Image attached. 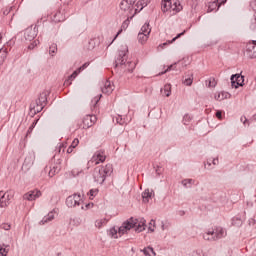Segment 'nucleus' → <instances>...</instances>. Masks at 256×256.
Listing matches in <instances>:
<instances>
[{
  "mask_svg": "<svg viewBox=\"0 0 256 256\" xmlns=\"http://www.w3.org/2000/svg\"><path fill=\"white\" fill-rule=\"evenodd\" d=\"M117 233H119V230L115 228H111L109 231V235L112 236L114 239H118L119 236H117Z\"/></svg>",
  "mask_w": 256,
  "mask_h": 256,
  "instance_id": "79ce46f5",
  "label": "nucleus"
},
{
  "mask_svg": "<svg viewBox=\"0 0 256 256\" xmlns=\"http://www.w3.org/2000/svg\"><path fill=\"white\" fill-rule=\"evenodd\" d=\"M101 97H102V95L100 94L99 96L94 97V99L92 100V105H93L94 109L97 107V103H99V101H101Z\"/></svg>",
  "mask_w": 256,
  "mask_h": 256,
  "instance_id": "37998d69",
  "label": "nucleus"
},
{
  "mask_svg": "<svg viewBox=\"0 0 256 256\" xmlns=\"http://www.w3.org/2000/svg\"><path fill=\"white\" fill-rule=\"evenodd\" d=\"M216 117L221 121V119H223V111L221 110L216 111Z\"/></svg>",
  "mask_w": 256,
  "mask_h": 256,
  "instance_id": "8fccbe9b",
  "label": "nucleus"
},
{
  "mask_svg": "<svg viewBox=\"0 0 256 256\" xmlns=\"http://www.w3.org/2000/svg\"><path fill=\"white\" fill-rule=\"evenodd\" d=\"M147 39H149V35L139 32L138 34V41L139 43H141V45H143L144 43H147Z\"/></svg>",
  "mask_w": 256,
  "mask_h": 256,
  "instance_id": "bb28decb",
  "label": "nucleus"
},
{
  "mask_svg": "<svg viewBox=\"0 0 256 256\" xmlns=\"http://www.w3.org/2000/svg\"><path fill=\"white\" fill-rule=\"evenodd\" d=\"M61 171V160H58V163L50 166V170L48 172L49 177H55L56 173Z\"/></svg>",
  "mask_w": 256,
  "mask_h": 256,
  "instance_id": "6ab92c4d",
  "label": "nucleus"
},
{
  "mask_svg": "<svg viewBox=\"0 0 256 256\" xmlns=\"http://www.w3.org/2000/svg\"><path fill=\"white\" fill-rule=\"evenodd\" d=\"M141 9V4H139V2H137L136 4H134V12L137 13L139 12Z\"/></svg>",
  "mask_w": 256,
  "mask_h": 256,
  "instance_id": "603ef678",
  "label": "nucleus"
},
{
  "mask_svg": "<svg viewBox=\"0 0 256 256\" xmlns=\"http://www.w3.org/2000/svg\"><path fill=\"white\" fill-rule=\"evenodd\" d=\"M49 54L52 57H55V55H57V45L55 43H53L50 47H49Z\"/></svg>",
  "mask_w": 256,
  "mask_h": 256,
  "instance_id": "f704fd0d",
  "label": "nucleus"
},
{
  "mask_svg": "<svg viewBox=\"0 0 256 256\" xmlns=\"http://www.w3.org/2000/svg\"><path fill=\"white\" fill-rule=\"evenodd\" d=\"M13 197H15V192L13 190H8L6 192L0 191V208L5 209L9 207Z\"/></svg>",
  "mask_w": 256,
  "mask_h": 256,
  "instance_id": "39448f33",
  "label": "nucleus"
},
{
  "mask_svg": "<svg viewBox=\"0 0 256 256\" xmlns=\"http://www.w3.org/2000/svg\"><path fill=\"white\" fill-rule=\"evenodd\" d=\"M11 246L9 244H2L0 245V256H7L9 253V249Z\"/></svg>",
  "mask_w": 256,
  "mask_h": 256,
  "instance_id": "5701e85b",
  "label": "nucleus"
},
{
  "mask_svg": "<svg viewBox=\"0 0 256 256\" xmlns=\"http://www.w3.org/2000/svg\"><path fill=\"white\" fill-rule=\"evenodd\" d=\"M183 10V6L181 5V2L179 0L174 1L172 4V11H176V13H179V11Z\"/></svg>",
  "mask_w": 256,
  "mask_h": 256,
  "instance_id": "a878e982",
  "label": "nucleus"
},
{
  "mask_svg": "<svg viewBox=\"0 0 256 256\" xmlns=\"http://www.w3.org/2000/svg\"><path fill=\"white\" fill-rule=\"evenodd\" d=\"M55 215H57V210H52L48 213V215L44 216L42 220L39 222V225H47V223H51L53 219H55Z\"/></svg>",
  "mask_w": 256,
  "mask_h": 256,
  "instance_id": "dca6fc26",
  "label": "nucleus"
},
{
  "mask_svg": "<svg viewBox=\"0 0 256 256\" xmlns=\"http://www.w3.org/2000/svg\"><path fill=\"white\" fill-rule=\"evenodd\" d=\"M66 147H67V143L59 144V146H58V153H61V151H62V153H65V148Z\"/></svg>",
  "mask_w": 256,
  "mask_h": 256,
  "instance_id": "49530a36",
  "label": "nucleus"
},
{
  "mask_svg": "<svg viewBox=\"0 0 256 256\" xmlns=\"http://www.w3.org/2000/svg\"><path fill=\"white\" fill-rule=\"evenodd\" d=\"M216 3L218 4V7H221V5H225L227 3V0H216Z\"/></svg>",
  "mask_w": 256,
  "mask_h": 256,
  "instance_id": "5fc2aeb1",
  "label": "nucleus"
},
{
  "mask_svg": "<svg viewBox=\"0 0 256 256\" xmlns=\"http://www.w3.org/2000/svg\"><path fill=\"white\" fill-rule=\"evenodd\" d=\"M182 185L183 187H186V189L188 187H191V185H195V180L194 179H184L182 180Z\"/></svg>",
  "mask_w": 256,
  "mask_h": 256,
  "instance_id": "7c9ffc66",
  "label": "nucleus"
},
{
  "mask_svg": "<svg viewBox=\"0 0 256 256\" xmlns=\"http://www.w3.org/2000/svg\"><path fill=\"white\" fill-rule=\"evenodd\" d=\"M111 173H113L112 164H107L105 166H98L94 169L93 179L95 183H99V185H103V183H105V179L111 176Z\"/></svg>",
  "mask_w": 256,
  "mask_h": 256,
  "instance_id": "f03ea898",
  "label": "nucleus"
},
{
  "mask_svg": "<svg viewBox=\"0 0 256 256\" xmlns=\"http://www.w3.org/2000/svg\"><path fill=\"white\" fill-rule=\"evenodd\" d=\"M193 117H191V115L189 114H185L182 120L183 125H189V123H191Z\"/></svg>",
  "mask_w": 256,
  "mask_h": 256,
  "instance_id": "e433bc0d",
  "label": "nucleus"
},
{
  "mask_svg": "<svg viewBox=\"0 0 256 256\" xmlns=\"http://www.w3.org/2000/svg\"><path fill=\"white\" fill-rule=\"evenodd\" d=\"M142 253H144L145 256H151V253H153V247L148 246L141 250Z\"/></svg>",
  "mask_w": 256,
  "mask_h": 256,
  "instance_id": "58836bf2",
  "label": "nucleus"
},
{
  "mask_svg": "<svg viewBox=\"0 0 256 256\" xmlns=\"http://www.w3.org/2000/svg\"><path fill=\"white\" fill-rule=\"evenodd\" d=\"M99 193L98 189H91L88 193L90 195V199H93V197H97V194Z\"/></svg>",
  "mask_w": 256,
  "mask_h": 256,
  "instance_id": "c03bdc74",
  "label": "nucleus"
},
{
  "mask_svg": "<svg viewBox=\"0 0 256 256\" xmlns=\"http://www.w3.org/2000/svg\"><path fill=\"white\" fill-rule=\"evenodd\" d=\"M140 33H144V35H150V34H151V26L149 25L148 22H146V23L142 26Z\"/></svg>",
  "mask_w": 256,
  "mask_h": 256,
  "instance_id": "cd10ccee",
  "label": "nucleus"
},
{
  "mask_svg": "<svg viewBox=\"0 0 256 256\" xmlns=\"http://www.w3.org/2000/svg\"><path fill=\"white\" fill-rule=\"evenodd\" d=\"M94 123H97V116L86 115L80 123H77L76 129H89V127H93Z\"/></svg>",
  "mask_w": 256,
  "mask_h": 256,
  "instance_id": "0eeeda50",
  "label": "nucleus"
},
{
  "mask_svg": "<svg viewBox=\"0 0 256 256\" xmlns=\"http://www.w3.org/2000/svg\"><path fill=\"white\" fill-rule=\"evenodd\" d=\"M74 149H75V148L69 146L68 149H67V151H66V153H67L68 155H70V153H73Z\"/></svg>",
  "mask_w": 256,
  "mask_h": 256,
  "instance_id": "13d9d810",
  "label": "nucleus"
},
{
  "mask_svg": "<svg viewBox=\"0 0 256 256\" xmlns=\"http://www.w3.org/2000/svg\"><path fill=\"white\" fill-rule=\"evenodd\" d=\"M5 59H7V49L0 50V65L4 63Z\"/></svg>",
  "mask_w": 256,
  "mask_h": 256,
  "instance_id": "2f4dec72",
  "label": "nucleus"
},
{
  "mask_svg": "<svg viewBox=\"0 0 256 256\" xmlns=\"http://www.w3.org/2000/svg\"><path fill=\"white\" fill-rule=\"evenodd\" d=\"M127 27H129V18H127L121 25V28L118 30L117 34L115 35L113 41L123 33V31H127Z\"/></svg>",
  "mask_w": 256,
  "mask_h": 256,
  "instance_id": "4be33fe9",
  "label": "nucleus"
},
{
  "mask_svg": "<svg viewBox=\"0 0 256 256\" xmlns=\"http://www.w3.org/2000/svg\"><path fill=\"white\" fill-rule=\"evenodd\" d=\"M38 122H39V119H36L32 122V124L27 130V135H30V133H33V129H35V126L37 125Z\"/></svg>",
  "mask_w": 256,
  "mask_h": 256,
  "instance_id": "ea45409f",
  "label": "nucleus"
},
{
  "mask_svg": "<svg viewBox=\"0 0 256 256\" xmlns=\"http://www.w3.org/2000/svg\"><path fill=\"white\" fill-rule=\"evenodd\" d=\"M106 159H107V155L105 154V150L100 149L93 154L91 158V162L95 163V165H99V163H105Z\"/></svg>",
  "mask_w": 256,
  "mask_h": 256,
  "instance_id": "9d476101",
  "label": "nucleus"
},
{
  "mask_svg": "<svg viewBox=\"0 0 256 256\" xmlns=\"http://www.w3.org/2000/svg\"><path fill=\"white\" fill-rule=\"evenodd\" d=\"M163 92L166 97H171V84L164 85Z\"/></svg>",
  "mask_w": 256,
  "mask_h": 256,
  "instance_id": "473e14b6",
  "label": "nucleus"
},
{
  "mask_svg": "<svg viewBox=\"0 0 256 256\" xmlns=\"http://www.w3.org/2000/svg\"><path fill=\"white\" fill-rule=\"evenodd\" d=\"M185 30L182 33H179L176 35V37H174L172 40H168L166 43H163V47L167 46V45H171V43H175L176 39H180V37H183V35H185Z\"/></svg>",
  "mask_w": 256,
  "mask_h": 256,
  "instance_id": "c85d7f7f",
  "label": "nucleus"
},
{
  "mask_svg": "<svg viewBox=\"0 0 256 256\" xmlns=\"http://www.w3.org/2000/svg\"><path fill=\"white\" fill-rule=\"evenodd\" d=\"M66 205L67 207H79L81 205V195L80 194H73L66 198Z\"/></svg>",
  "mask_w": 256,
  "mask_h": 256,
  "instance_id": "9b49d317",
  "label": "nucleus"
},
{
  "mask_svg": "<svg viewBox=\"0 0 256 256\" xmlns=\"http://www.w3.org/2000/svg\"><path fill=\"white\" fill-rule=\"evenodd\" d=\"M65 9H67V6L61 7L54 12L50 14V20L53 23H62V21H65L67 19V13H65Z\"/></svg>",
  "mask_w": 256,
  "mask_h": 256,
  "instance_id": "423d86ee",
  "label": "nucleus"
},
{
  "mask_svg": "<svg viewBox=\"0 0 256 256\" xmlns=\"http://www.w3.org/2000/svg\"><path fill=\"white\" fill-rule=\"evenodd\" d=\"M114 89L115 86L113 85V82L106 80L104 83V87L102 88V93H104L105 95H111Z\"/></svg>",
  "mask_w": 256,
  "mask_h": 256,
  "instance_id": "f3484780",
  "label": "nucleus"
},
{
  "mask_svg": "<svg viewBox=\"0 0 256 256\" xmlns=\"http://www.w3.org/2000/svg\"><path fill=\"white\" fill-rule=\"evenodd\" d=\"M120 9L125 13L126 17H129V15H133V12L135 11V3L131 2V0H122Z\"/></svg>",
  "mask_w": 256,
  "mask_h": 256,
  "instance_id": "6e6552de",
  "label": "nucleus"
},
{
  "mask_svg": "<svg viewBox=\"0 0 256 256\" xmlns=\"http://www.w3.org/2000/svg\"><path fill=\"white\" fill-rule=\"evenodd\" d=\"M156 173H157V175H161L163 173L162 168L158 166L156 169Z\"/></svg>",
  "mask_w": 256,
  "mask_h": 256,
  "instance_id": "052dcab7",
  "label": "nucleus"
},
{
  "mask_svg": "<svg viewBox=\"0 0 256 256\" xmlns=\"http://www.w3.org/2000/svg\"><path fill=\"white\" fill-rule=\"evenodd\" d=\"M183 83H184V85H186L187 87H191V86L193 85V74H191L190 77L185 78V79L183 80Z\"/></svg>",
  "mask_w": 256,
  "mask_h": 256,
  "instance_id": "4c0bfd02",
  "label": "nucleus"
},
{
  "mask_svg": "<svg viewBox=\"0 0 256 256\" xmlns=\"http://www.w3.org/2000/svg\"><path fill=\"white\" fill-rule=\"evenodd\" d=\"M145 219L139 220L131 217L127 221L123 222V224L118 228V234L125 235L127 231H131V229H135L136 233H141L142 231H145Z\"/></svg>",
  "mask_w": 256,
  "mask_h": 256,
  "instance_id": "f257e3e1",
  "label": "nucleus"
},
{
  "mask_svg": "<svg viewBox=\"0 0 256 256\" xmlns=\"http://www.w3.org/2000/svg\"><path fill=\"white\" fill-rule=\"evenodd\" d=\"M246 53L250 59H256V41L249 42L246 45Z\"/></svg>",
  "mask_w": 256,
  "mask_h": 256,
  "instance_id": "4468645a",
  "label": "nucleus"
},
{
  "mask_svg": "<svg viewBox=\"0 0 256 256\" xmlns=\"http://www.w3.org/2000/svg\"><path fill=\"white\" fill-rule=\"evenodd\" d=\"M91 207H93V203H88L85 205V207L82 206V209H91Z\"/></svg>",
  "mask_w": 256,
  "mask_h": 256,
  "instance_id": "680f3d73",
  "label": "nucleus"
},
{
  "mask_svg": "<svg viewBox=\"0 0 256 256\" xmlns=\"http://www.w3.org/2000/svg\"><path fill=\"white\" fill-rule=\"evenodd\" d=\"M39 44V40H34L29 46L28 49L33 50L37 47V45Z\"/></svg>",
  "mask_w": 256,
  "mask_h": 256,
  "instance_id": "de8ad7c7",
  "label": "nucleus"
},
{
  "mask_svg": "<svg viewBox=\"0 0 256 256\" xmlns=\"http://www.w3.org/2000/svg\"><path fill=\"white\" fill-rule=\"evenodd\" d=\"M79 173H81V171L79 172V171H77V170H72V175H73V177L79 176Z\"/></svg>",
  "mask_w": 256,
  "mask_h": 256,
  "instance_id": "bf43d9fd",
  "label": "nucleus"
},
{
  "mask_svg": "<svg viewBox=\"0 0 256 256\" xmlns=\"http://www.w3.org/2000/svg\"><path fill=\"white\" fill-rule=\"evenodd\" d=\"M149 3H151V0H140V1H138V5H140L139 11H143V8L147 7V5H149Z\"/></svg>",
  "mask_w": 256,
  "mask_h": 256,
  "instance_id": "c9c22d12",
  "label": "nucleus"
},
{
  "mask_svg": "<svg viewBox=\"0 0 256 256\" xmlns=\"http://www.w3.org/2000/svg\"><path fill=\"white\" fill-rule=\"evenodd\" d=\"M3 41V35L0 34V43Z\"/></svg>",
  "mask_w": 256,
  "mask_h": 256,
  "instance_id": "0e129e2a",
  "label": "nucleus"
},
{
  "mask_svg": "<svg viewBox=\"0 0 256 256\" xmlns=\"http://www.w3.org/2000/svg\"><path fill=\"white\" fill-rule=\"evenodd\" d=\"M149 231H155V222H154V220H151L150 221V226H149Z\"/></svg>",
  "mask_w": 256,
  "mask_h": 256,
  "instance_id": "3c124183",
  "label": "nucleus"
},
{
  "mask_svg": "<svg viewBox=\"0 0 256 256\" xmlns=\"http://www.w3.org/2000/svg\"><path fill=\"white\" fill-rule=\"evenodd\" d=\"M42 193L40 190H31L23 195L24 201H35L41 197Z\"/></svg>",
  "mask_w": 256,
  "mask_h": 256,
  "instance_id": "f8f14e48",
  "label": "nucleus"
},
{
  "mask_svg": "<svg viewBox=\"0 0 256 256\" xmlns=\"http://www.w3.org/2000/svg\"><path fill=\"white\" fill-rule=\"evenodd\" d=\"M151 253H152V255H154V256L157 255V253H155V250H153V252H151Z\"/></svg>",
  "mask_w": 256,
  "mask_h": 256,
  "instance_id": "338daca9",
  "label": "nucleus"
},
{
  "mask_svg": "<svg viewBox=\"0 0 256 256\" xmlns=\"http://www.w3.org/2000/svg\"><path fill=\"white\" fill-rule=\"evenodd\" d=\"M213 165H219V158H214L212 160Z\"/></svg>",
  "mask_w": 256,
  "mask_h": 256,
  "instance_id": "e2e57ef3",
  "label": "nucleus"
},
{
  "mask_svg": "<svg viewBox=\"0 0 256 256\" xmlns=\"http://www.w3.org/2000/svg\"><path fill=\"white\" fill-rule=\"evenodd\" d=\"M129 50L127 49V46H122V49L118 51V55L115 60V67H122V69H125V67H128L127 70L129 73H133V69H135V63L134 62H127V53Z\"/></svg>",
  "mask_w": 256,
  "mask_h": 256,
  "instance_id": "7ed1b4c3",
  "label": "nucleus"
},
{
  "mask_svg": "<svg viewBox=\"0 0 256 256\" xmlns=\"http://www.w3.org/2000/svg\"><path fill=\"white\" fill-rule=\"evenodd\" d=\"M37 26L33 28V26L27 28L24 32V38L26 41H33L37 37Z\"/></svg>",
  "mask_w": 256,
  "mask_h": 256,
  "instance_id": "2eb2a0df",
  "label": "nucleus"
},
{
  "mask_svg": "<svg viewBox=\"0 0 256 256\" xmlns=\"http://www.w3.org/2000/svg\"><path fill=\"white\" fill-rule=\"evenodd\" d=\"M107 223H109V220L106 218L98 219L95 221V227H97V229H101V227H105Z\"/></svg>",
  "mask_w": 256,
  "mask_h": 256,
  "instance_id": "b1692460",
  "label": "nucleus"
},
{
  "mask_svg": "<svg viewBox=\"0 0 256 256\" xmlns=\"http://www.w3.org/2000/svg\"><path fill=\"white\" fill-rule=\"evenodd\" d=\"M219 4L214 1V2H210L208 5V13H211L213 11H219Z\"/></svg>",
  "mask_w": 256,
  "mask_h": 256,
  "instance_id": "393cba45",
  "label": "nucleus"
},
{
  "mask_svg": "<svg viewBox=\"0 0 256 256\" xmlns=\"http://www.w3.org/2000/svg\"><path fill=\"white\" fill-rule=\"evenodd\" d=\"M231 87L233 89H239V87H243L245 85V76L241 74H233L230 77Z\"/></svg>",
  "mask_w": 256,
  "mask_h": 256,
  "instance_id": "1a4fd4ad",
  "label": "nucleus"
},
{
  "mask_svg": "<svg viewBox=\"0 0 256 256\" xmlns=\"http://www.w3.org/2000/svg\"><path fill=\"white\" fill-rule=\"evenodd\" d=\"M47 95H49V92L43 91L40 93L38 99L36 100V103H40L41 105H47Z\"/></svg>",
  "mask_w": 256,
  "mask_h": 256,
  "instance_id": "aec40b11",
  "label": "nucleus"
},
{
  "mask_svg": "<svg viewBox=\"0 0 256 256\" xmlns=\"http://www.w3.org/2000/svg\"><path fill=\"white\" fill-rule=\"evenodd\" d=\"M227 237V230L223 227H216L214 230H210L203 234V239L205 241H219Z\"/></svg>",
  "mask_w": 256,
  "mask_h": 256,
  "instance_id": "20e7f679",
  "label": "nucleus"
},
{
  "mask_svg": "<svg viewBox=\"0 0 256 256\" xmlns=\"http://www.w3.org/2000/svg\"><path fill=\"white\" fill-rule=\"evenodd\" d=\"M116 123H118V125H126L127 120H125V118H123V116L118 115L116 117Z\"/></svg>",
  "mask_w": 256,
  "mask_h": 256,
  "instance_id": "a19ab883",
  "label": "nucleus"
},
{
  "mask_svg": "<svg viewBox=\"0 0 256 256\" xmlns=\"http://www.w3.org/2000/svg\"><path fill=\"white\" fill-rule=\"evenodd\" d=\"M173 69H175V64L170 65L164 72L161 73V75H164V73H167V71H173Z\"/></svg>",
  "mask_w": 256,
  "mask_h": 256,
  "instance_id": "864d4df0",
  "label": "nucleus"
},
{
  "mask_svg": "<svg viewBox=\"0 0 256 256\" xmlns=\"http://www.w3.org/2000/svg\"><path fill=\"white\" fill-rule=\"evenodd\" d=\"M255 223H256V221H255V219L254 218H250L249 220H248V225H255Z\"/></svg>",
  "mask_w": 256,
  "mask_h": 256,
  "instance_id": "4d7b16f0",
  "label": "nucleus"
},
{
  "mask_svg": "<svg viewBox=\"0 0 256 256\" xmlns=\"http://www.w3.org/2000/svg\"><path fill=\"white\" fill-rule=\"evenodd\" d=\"M3 41V35L0 34V43Z\"/></svg>",
  "mask_w": 256,
  "mask_h": 256,
  "instance_id": "69168bd1",
  "label": "nucleus"
},
{
  "mask_svg": "<svg viewBox=\"0 0 256 256\" xmlns=\"http://www.w3.org/2000/svg\"><path fill=\"white\" fill-rule=\"evenodd\" d=\"M43 109H45L44 104H40L37 102L30 104V112H29L30 117H35V115H37V113H41Z\"/></svg>",
  "mask_w": 256,
  "mask_h": 256,
  "instance_id": "ddd939ff",
  "label": "nucleus"
},
{
  "mask_svg": "<svg viewBox=\"0 0 256 256\" xmlns=\"http://www.w3.org/2000/svg\"><path fill=\"white\" fill-rule=\"evenodd\" d=\"M79 145V139H74L70 145V147L76 149V147Z\"/></svg>",
  "mask_w": 256,
  "mask_h": 256,
  "instance_id": "09e8293b",
  "label": "nucleus"
},
{
  "mask_svg": "<svg viewBox=\"0 0 256 256\" xmlns=\"http://www.w3.org/2000/svg\"><path fill=\"white\" fill-rule=\"evenodd\" d=\"M240 121H241L244 125H247V123H249V120H247V117H245V116H242V117L240 118Z\"/></svg>",
  "mask_w": 256,
  "mask_h": 256,
  "instance_id": "6e6d98bb",
  "label": "nucleus"
},
{
  "mask_svg": "<svg viewBox=\"0 0 256 256\" xmlns=\"http://www.w3.org/2000/svg\"><path fill=\"white\" fill-rule=\"evenodd\" d=\"M206 85L208 87H217V80H215V78L211 77L208 80H206Z\"/></svg>",
  "mask_w": 256,
  "mask_h": 256,
  "instance_id": "72a5a7b5",
  "label": "nucleus"
},
{
  "mask_svg": "<svg viewBox=\"0 0 256 256\" xmlns=\"http://www.w3.org/2000/svg\"><path fill=\"white\" fill-rule=\"evenodd\" d=\"M161 9L163 13H167L170 9H172V2L171 0H162L161 2Z\"/></svg>",
  "mask_w": 256,
  "mask_h": 256,
  "instance_id": "412c9836",
  "label": "nucleus"
},
{
  "mask_svg": "<svg viewBox=\"0 0 256 256\" xmlns=\"http://www.w3.org/2000/svg\"><path fill=\"white\" fill-rule=\"evenodd\" d=\"M253 119L256 120V114L253 116Z\"/></svg>",
  "mask_w": 256,
  "mask_h": 256,
  "instance_id": "774afa93",
  "label": "nucleus"
},
{
  "mask_svg": "<svg viewBox=\"0 0 256 256\" xmlns=\"http://www.w3.org/2000/svg\"><path fill=\"white\" fill-rule=\"evenodd\" d=\"M83 69H85V66L80 67L78 70H75L69 77L67 80H65L64 85L66 87H69V85H71V81H73L74 79L77 78V75H79L81 73V71H83Z\"/></svg>",
  "mask_w": 256,
  "mask_h": 256,
  "instance_id": "a211bd4d",
  "label": "nucleus"
},
{
  "mask_svg": "<svg viewBox=\"0 0 256 256\" xmlns=\"http://www.w3.org/2000/svg\"><path fill=\"white\" fill-rule=\"evenodd\" d=\"M0 229H3L4 231H9L11 229V224H9V223H2L0 225Z\"/></svg>",
  "mask_w": 256,
  "mask_h": 256,
  "instance_id": "a18cd8bd",
  "label": "nucleus"
},
{
  "mask_svg": "<svg viewBox=\"0 0 256 256\" xmlns=\"http://www.w3.org/2000/svg\"><path fill=\"white\" fill-rule=\"evenodd\" d=\"M151 192H149V190H145L142 193V199H143V203H149V199H151Z\"/></svg>",
  "mask_w": 256,
  "mask_h": 256,
  "instance_id": "c756f323",
  "label": "nucleus"
}]
</instances>
